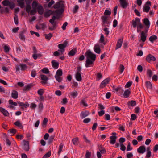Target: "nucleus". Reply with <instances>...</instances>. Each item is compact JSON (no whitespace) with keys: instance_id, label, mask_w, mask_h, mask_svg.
<instances>
[{"instance_id":"1","label":"nucleus","mask_w":158,"mask_h":158,"mask_svg":"<svg viewBox=\"0 0 158 158\" xmlns=\"http://www.w3.org/2000/svg\"><path fill=\"white\" fill-rule=\"evenodd\" d=\"M85 56L86 59H95L96 55L92 53L90 50L87 51L85 54V55H82L78 58V59H84Z\"/></svg>"},{"instance_id":"2","label":"nucleus","mask_w":158,"mask_h":158,"mask_svg":"<svg viewBox=\"0 0 158 158\" xmlns=\"http://www.w3.org/2000/svg\"><path fill=\"white\" fill-rule=\"evenodd\" d=\"M132 26L133 27L135 28L137 26V24L138 25L137 26V28H139L140 29H143V27L141 23L140 22V19L139 18L136 17L135 20H133L131 22Z\"/></svg>"},{"instance_id":"3","label":"nucleus","mask_w":158,"mask_h":158,"mask_svg":"<svg viewBox=\"0 0 158 158\" xmlns=\"http://www.w3.org/2000/svg\"><path fill=\"white\" fill-rule=\"evenodd\" d=\"M64 1L62 0H60L58 2H57L56 3L54 4L53 7L54 9H58L60 8V9H63V13L64 12V4L63 3V2H64Z\"/></svg>"},{"instance_id":"4","label":"nucleus","mask_w":158,"mask_h":158,"mask_svg":"<svg viewBox=\"0 0 158 158\" xmlns=\"http://www.w3.org/2000/svg\"><path fill=\"white\" fill-rule=\"evenodd\" d=\"M68 44V42L66 40L64 41L63 44H59L58 45V48L60 49V51L61 52L62 54L65 50L64 48Z\"/></svg>"},{"instance_id":"5","label":"nucleus","mask_w":158,"mask_h":158,"mask_svg":"<svg viewBox=\"0 0 158 158\" xmlns=\"http://www.w3.org/2000/svg\"><path fill=\"white\" fill-rule=\"evenodd\" d=\"M63 10L61 9H58L55 11H52L51 10L50 11L51 12L52 15H55L57 17V19H58L60 17V15L63 13Z\"/></svg>"},{"instance_id":"6","label":"nucleus","mask_w":158,"mask_h":158,"mask_svg":"<svg viewBox=\"0 0 158 158\" xmlns=\"http://www.w3.org/2000/svg\"><path fill=\"white\" fill-rule=\"evenodd\" d=\"M113 135L110 136V144H114L115 143L116 141V139H117V136H116V134L115 132H113L112 133Z\"/></svg>"},{"instance_id":"7","label":"nucleus","mask_w":158,"mask_h":158,"mask_svg":"<svg viewBox=\"0 0 158 158\" xmlns=\"http://www.w3.org/2000/svg\"><path fill=\"white\" fill-rule=\"evenodd\" d=\"M110 81V78H107L103 80L101 83L100 87L101 88L104 87L107 84H108Z\"/></svg>"},{"instance_id":"8","label":"nucleus","mask_w":158,"mask_h":158,"mask_svg":"<svg viewBox=\"0 0 158 158\" xmlns=\"http://www.w3.org/2000/svg\"><path fill=\"white\" fill-rule=\"evenodd\" d=\"M23 149L26 151H28L29 150V142L28 141L23 140Z\"/></svg>"},{"instance_id":"9","label":"nucleus","mask_w":158,"mask_h":158,"mask_svg":"<svg viewBox=\"0 0 158 158\" xmlns=\"http://www.w3.org/2000/svg\"><path fill=\"white\" fill-rule=\"evenodd\" d=\"M26 31V30L23 29V31L19 32V37L20 39L24 41L25 40V37L24 35V33Z\"/></svg>"},{"instance_id":"10","label":"nucleus","mask_w":158,"mask_h":158,"mask_svg":"<svg viewBox=\"0 0 158 158\" xmlns=\"http://www.w3.org/2000/svg\"><path fill=\"white\" fill-rule=\"evenodd\" d=\"M95 60H86L85 66L86 67L93 66Z\"/></svg>"},{"instance_id":"11","label":"nucleus","mask_w":158,"mask_h":158,"mask_svg":"<svg viewBox=\"0 0 158 158\" xmlns=\"http://www.w3.org/2000/svg\"><path fill=\"white\" fill-rule=\"evenodd\" d=\"M40 76L41 79L43 80L41 81V83L42 84H45L47 83V81H46L48 80V78L47 76L46 75L43 74L41 75Z\"/></svg>"},{"instance_id":"12","label":"nucleus","mask_w":158,"mask_h":158,"mask_svg":"<svg viewBox=\"0 0 158 158\" xmlns=\"http://www.w3.org/2000/svg\"><path fill=\"white\" fill-rule=\"evenodd\" d=\"M101 19L103 23L102 26H106L105 24H108L109 23L108 22L107 17L105 15L103 16L102 17Z\"/></svg>"},{"instance_id":"13","label":"nucleus","mask_w":158,"mask_h":158,"mask_svg":"<svg viewBox=\"0 0 158 158\" xmlns=\"http://www.w3.org/2000/svg\"><path fill=\"white\" fill-rule=\"evenodd\" d=\"M37 9V11L39 14L42 15L43 14L44 11V10L43 6L41 5H39Z\"/></svg>"},{"instance_id":"14","label":"nucleus","mask_w":158,"mask_h":158,"mask_svg":"<svg viewBox=\"0 0 158 158\" xmlns=\"http://www.w3.org/2000/svg\"><path fill=\"white\" fill-rule=\"evenodd\" d=\"M119 1L123 8H126L128 5V3L127 2L126 0H119Z\"/></svg>"},{"instance_id":"15","label":"nucleus","mask_w":158,"mask_h":158,"mask_svg":"<svg viewBox=\"0 0 158 158\" xmlns=\"http://www.w3.org/2000/svg\"><path fill=\"white\" fill-rule=\"evenodd\" d=\"M137 151L139 153H143L146 151L145 147L144 146H141L138 148Z\"/></svg>"},{"instance_id":"16","label":"nucleus","mask_w":158,"mask_h":158,"mask_svg":"<svg viewBox=\"0 0 158 158\" xmlns=\"http://www.w3.org/2000/svg\"><path fill=\"white\" fill-rule=\"evenodd\" d=\"M123 42V38H122V39H120L118 40L116 44L115 48L116 49H117L119 48H120L121 47Z\"/></svg>"},{"instance_id":"17","label":"nucleus","mask_w":158,"mask_h":158,"mask_svg":"<svg viewBox=\"0 0 158 158\" xmlns=\"http://www.w3.org/2000/svg\"><path fill=\"white\" fill-rule=\"evenodd\" d=\"M32 0H25L26 2V6L25 8V10H29L31 8V3Z\"/></svg>"},{"instance_id":"18","label":"nucleus","mask_w":158,"mask_h":158,"mask_svg":"<svg viewBox=\"0 0 158 158\" xmlns=\"http://www.w3.org/2000/svg\"><path fill=\"white\" fill-rule=\"evenodd\" d=\"M0 112L2 113L3 115L5 116H8L9 115L8 112L4 108L0 107Z\"/></svg>"},{"instance_id":"19","label":"nucleus","mask_w":158,"mask_h":158,"mask_svg":"<svg viewBox=\"0 0 158 158\" xmlns=\"http://www.w3.org/2000/svg\"><path fill=\"white\" fill-rule=\"evenodd\" d=\"M89 113L88 111H82L81 113L80 116L82 118H84L89 115Z\"/></svg>"},{"instance_id":"20","label":"nucleus","mask_w":158,"mask_h":158,"mask_svg":"<svg viewBox=\"0 0 158 158\" xmlns=\"http://www.w3.org/2000/svg\"><path fill=\"white\" fill-rule=\"evenodd\" d=\"M143 24L146 27H150V22L148 19L147 18H145L143 20Z\"/></svg>"},{"instance_id":"21","label":"nucleus","mask_w":158,"mask_h":158,"mask_svg":"<svg viewBox=\"0 0 158 158\" xmlns=\"http://www.w3.org/2000/svg\"><path fill=\"white\" fill-rule=\"evenodd\" d=\"M31 8L29 10H26V12L29 13H30L31 15H35L37 12V10L36 9H33L32 10H31Z\"/></svg>"},{"instance_id":"22","label":"nucleus","mask_w":158,"mask_h":158,"mask_svg":"<svg viewBox=\"0 0 158 158\" xmlns=\"http://www.w3.org/2000/svg\"><path fill=\"white\" fill-rule=\"evenodd\" d=\"M18 104L20 106H22V108L23 109V107L27 108L29 106V104L27 102H26L25 103H24L22 102H18Z\"/></svg>"},{"instance_id":"23","label":"nucleus","mask_w":158,"mask_h":158,"mask_svg":"<svg viewBox=\"0 0 158 158\" xmlns=\"http://www.w3.org/2000/svg\"><path fill=\"white\" fill-rule=\"evenodd\" d=\"M94 50L95 52L99 54L100 52L101 49L99 46L98 44H96L94 46Z\"/></svg>"},{"instance_id":"24","label":"nucleus","mask_w":158,"mask_h":158,"mask_svg":"<svg viewBox=\"0 0 158 158\" xmlns=\"http://www.w3.org/2000/svg\"><path fill=\"white\" fill-rule=\"evenodd\" d=\"M33 85L31 84H28L27 85L25 86L23 89V91H28L30 90L31 88L33 86Z\"/></svg>"},{"instance_id":"25","label":"nucleus","mask_w":158,"mask_h":158,"mask_svg":"<svg viewBox=\"0 0 158 158\" xmlns=\"http://www.w3.org/2000/svg\"><path fill=\"white\" fill-rule=\"evenodd\" d=\"M75 77L76 80L78 81H81L82 80L81 75V73H76Z\"/></svg>"},{"instance_id":"26","label":"nucleus","mask_w":158,"mask_h":158,"mask_svg":"<svg viewBox=\"0 0 158 158\" xmlns=\"http://www.w3.org/2000/svg\"><path fill=\"white\" fill-rule=\"evenodd\" d=\"M51 62L53 68L55 69H57L58 68L59 64L58 62L55 61L54 60H52Z\"/></svg>"},{"instance_id":"27","label":"nucleus","mask_w":158,"mask_h":158,"mask_svg":"<svg viewBox=\"0 0 158 158\" xmlns=\"http://www.w3.org/2000/svg\"><path fill=\"white\" fill-rule=\"evenodd\" d=\"M77 52L76 49H73L71 50L68 53V55L69 56H72L75 55Z\"/></svg>"},{"instance_id":"28","label":"nucleus","mask_w":158,"mask_h":158,"mask_svg":"<svg viewBox=\"0 0 158 158\" xmlns=\"http://www.w3.org/2000/svg\"><path fill=\"white\" fill-rule=\"evenodd\" d=\"M130 94V91L129 89H127L125 91L123 94V97L124 98H127L129 97Z\"/></svg>"},{"instance_id":"29","label":"nucleus","mask_w":158,"mask_h":158,"mask_svg":"<svg viewBox=\"0 0 158 158\" xmlns=\"http://www.w3.org/2000/svg\"><path fill=\"white\" fill-rule=\"evenodd\" d=\"M11 96L14 99H17L18 97V93L15 90H13L11 93Z\"/></svg>"},{"instance_id":"30","label":"nucleus","mask_w":158,"mask_h":158,"mask_svg":"<svg viewBox=\"0 0 158 158\" xmlns=\"http://www.w3.org/2000/svg\"><path fill=\"white\" fill-rule=\"evenodd\" d=\"M147 36L145 35V33L143 31H142L141 33V40L143 42H144L146 40Z\"/></svg>"},{"instance_id":"31","label":"nucleus","mask_w":158,"mask_h":158,"mask_svg":"<svg viewBox=\"0 0 158 158\" xmlns=\"http://www.w3.org/2000/svg\"><path fill=\"white\" fill-rule=\"evenodd\" d=\"M98 149L100 152L102 154H104L106 153V151L104 148L102 147L101 145H100L98 147Z\"/></svg>"},{"instance_id":"32","label":"nucleus","mask_w":158,"mask_h":158,"mask_svg":"<svg viewBox=\"0 0 158 158\" xmlns=\"http://www.w3.org/2000/svg\"><path fill=\"white\" fill-rule=\"evenodd\" d=\"M157 39V36L155 35H153L150 36L149 38V40L152 43H153V42Z\"/></svg>"},{"instance_id":"33","label":"nucleus","mask_w":158,"mask_h":158,"mask_svg":"<svg viewBox=\"0 0 158 158\" xmlns=\"http://www.w3.org/2000/svg\"><path fill=\"white\" fill-rule=\"evenodd\" d=\"M150 8L149 6L148 5H144L143 6V11L144 12L148 13L149 11Z\"/></svg>"},{"instance_id":"34","label":"nucleus","mask_w":158,"mask_h":158,"mask_svg":"<svg viewBox=\"0 0 158 158\" xmlns=\"http://www.w3.org/2000/svg\"><path fill=\"white\" fill-rule=\"evenodd\" d=\"M51 10H47V11L44 13V16L46 17H49L51 15H52Z\"/></svg>"},{"instance_id":"35","label":"nucleus","mask_w":158,"mask_h":158,"mask_svg":"<svg viewBox=\"0 0 158 158\" xmlns=\"http://www.w3.org/2000/svg\"><path fill=\"white\" fill-rule=\"evenodd\" d=\"M38 3L37 2L35 1L34 0L32 3L31 6L32 9H37V7L38 6Z\"/></svg>"},{"instance_id":"36","label":"nucleus","mask_w":158,"mask_h":158,"mask_svg":"<svg viewBox=\"0 0 158 158\" xmlns=\"http://www.w3.org/2000/svg\"><path fill=\"white\" fill-rule=\"evenodd\" d=\"M146 86L148 89H152V84L149 81H147L146 82Z\"/></svg>"},{"instance_id":"37","label":"nucleus","mask_w":158,"mask_h":158,"mask_svg":"<svg viewBox=\"0 0 158 158\" xmlns=\"http://www.w3.org/2000/svg\"><path fill=\"white\" fill-rule=\"evenodd\" d=\"M136 102V101L133 100H131V101H129L127 102L128 105L130 106H133L135 105Z\"/></svg>"},{"instance_id":"38","label":"nucleus","mask_w":158,"mask_h":158,"mask_svg":"<svg viewBox=\"0 0 158 158\" xmlns=\"http://www.w3.org/2000/svg\"><path fill=\"white\" fill-rule=\"evenodd\" d=\"M14 124L15 125L18 127L19 128H20L21 129H23V126L22 125V124L19 121H17L16 122H15Z\"/></svg>"},{"instance_id":"39","label":"nucleus","mask_w":158,"mask_h":158,"mask_svg":"<svg viewBox=\"0 0 158 158\" xmlns=\"http://www.w3.org/2000/svg\"><path fill=\"white\" fill-rule=\"evenodd\" d=\"M113 89L115 90L116 92H118V91H120V90L122 91V92L123 91V90L122 89V87L120 86H118L117 87H116L114 85L113 87Z\"/></svg>"},{"instance_id":"40","label":"nucleus","mask_w":158,"mask_h":158,"mask_svg":"<svg viewBox=\"0 0 158 158\" xmlns=\"http://www.w3.org/2000/svg\"><path fill=\"white\" fill-rule=\"evenodd\" d=\"M72 141L73 144L74 145H77L79 143L78 138L77 137L73 139Z\"/></svg>"},{"instance_id":"41","label":"nucleus","mask_w":158,"mask_h":158,"mask_svg":"<svg viewBox=\"0 0 158 158\" xmlns=\"http://www.w3.org/2000/svg\"><path fill=\"white\" fill-rule=\"evenodd\" d=\"M44 36L46 39L49 40L52 37L53 35L51 33H49L48 34H45Z\"/></svg>"},{"instance_id":"42","label":"nucleus","mask_w":158,"mask_h":158,"mask_svg":"<svg viewBox=\"0 0 158 158\" xmlns=\"http://www.w3.org/2000/svg\"><path fill=\"white\" fill-rule=\"evenodd\" d=\"M63 74L62 70L61 69H59L56 71V74L55 76H61Z\"/></svg>"},{"instance_id":"43","label":"nucleus","mask_w":158,"mask_h":158,"mask_svg":"<svg viewBox=\"0 0 158 158\" xmlns=\"http://www.w3.org/2000/svg\"><path fill=\"white\" fill-rule=\"evenodd\" d=\"M41 71L43 73L48 74L49 73L50 71L47 68H43L41 70Z\"/></svg>"},{"instance_id":"44","label":"nucleus","mask_w":158,"mask_h":158,"mask_svg":"<svg viewBox=\"0 0 158 158\" xmlns=\"http://www.w3.org/2000/svg\"><path fill=\"white\" fill-rule=\"evenodd\" d=\"M42 56V55L41 54H34L32 55V57H33L34 59H36L37 58H40V57Z\"/></svg>"},{"instance_id":"45","label":"nucleus","mask_w":158,"mask_h":158,"mask_svg":"<svg viewBox=\"0 0 158 158\" xmlns=\"http://www.w3.org/2000/svg\"><path fill=\"white\" fill-rule=\"evenodd\" d=\"M55 137V136L54 135H52L50 136L48 141V144H51L52 142Z\"/></svg>"},{"instance_id":"46","label":"nucleus","mask_w":158,"mask_h":158,"mask_svg":"<svg viewBox=\"0 0 158 158\" xmlns=\"http://www.w3.org/2000/svg\"><path fill=\"white\" fill-rule=\"evenodd\" d=\"M64 146V145L62 143H61L59 145V151L58 152V154L59 155L61 151H62V149Z\"/></svg>"},{"instance_id":"47","label":"nucleus","mask_w":158,"mask_h":158,"mask_svg":"<svg viewBox=\"0 0 158 158\" xmlns=\"http://www.w3.org/2000/svg\"><path fill=\"white\" fill-rule=\"evenodd\" d=\"M104 37L102 34H101L100 38L99 40V42L101 43H103L104 45H105L106 43H104Z\"/></svg>"},{"instance_id":"48","label":"nucleus","mask_w":158,"mask_h":158,"mask_svg":"<svg viewBox=\"0 0 158 158\" xmlns=\"http://www.w3.org/2000/svg\"><path fill=\"white\" fill-rule=\"evenodd\" d=\"M48 119L47 118H45L43 122L42 123V126L44 127L45 128L46 126L47 123L48 122Z\"/></svg>"},{"instance_id":"49","label":"nucleus","mask_w":158,"mask_h":158,"mask_svg":"<svg viewBox=\"0 0 158 158\" xmlns=\"http://www.w3.org/2000/svg\"><path fill=\"white\" fill-rule=\"evenodd\" d=\"M146 59H156V58L153 56L149 54L146 56Z\"/></svg>"},{"instance_id":"50","label":"nucleus","mask_w":158,"mask_h":158,"mask_svg":"<svg viewBox=\"0 0 158 158\" xmlns=\"http://www.w3.org/2000/svg\"><path fill=\"white\" fill-rule=\"evenodd\" d=\"M71 95L73 98L77 97L78 95V93L76 91H74L73 92L70 93Z\"/></svg>"},{"instance_id":"51","label":"nucleus","mask_w":158,"mask_h":158,"mask_svg":"<svg viewBox=\"0 0 158 158\" xmlns=\"http://www.w3.org/2000/svg\"><path fill=\"white\" fill-rule=\"evenodd\" d=\"M2 3L4 6H7L10 4V2L8 0H5L2 2Z\"/></svg>"},{"instance_id":"52","label":"nucleus","mask_w":158,"mask_h":158,"mask_svg":"<svg viewBox=\"0 0 158 158\" xmlns=\"http://www.w3.org/2000/svg\"><path fill=\"white\" fill-rule=\"evenodd\" d=\"M20 66L21 68V70L22 71H24L27 68V66L26 64H20Z\"/></svg>"},{"instance_id":"53","label":"nucleus","mask_w":158,"mask_h":158,"mask_svg":"<svg viewBox=\"0 0 158 158\" xmlns=\"http://www.w3.org/2000/svg\"><path fill=\"white\" fill-rule=\"evenodd\" d=\"M51 155V152L50 151H49L45 154V155L43 156V158H48Z\"/></svg>"},{"instance_id":"54","label":"nucleus","mask_w":158,"mask_h":158,"mask_svg":"<svg viewBox=\"0 0 158 158\" xmlns=\"http://www.w3.org/2000/svg\"><path fill=\"white\" fill-rule=\"evenodd\" d=\"M4 49L5 52L7 53L9 52L10 50V48L7 45H5L4 47Z\"/></svg>"},{"instance_id":"55","label":"nucleus","mask_w":158,"mask_h":158,"mask_svg":"<svg viewBox=\"0 0 158 158\" xmlns=\"http://www.w3.org/2000/svg\"><path fill=\"white\" fill-rule=\"evenodd\" d=\"M79 9V6L77 5H76L75 6L73 10V12L74 13H76L77 12Z\"/></svg>"},{"instance_id":"56","label":"nucleus","mask_w":158,"mask_h":158,"mask_svg":"<svg viewBox=\"0 0 158 158\" xmlns=\"http://www.w3.org/2000/svg\"><path fill=\"white\" fill-rule=\"evenodd\" d=\"M147 73L148 77L150 78L153 74V73L152 71L148 69L147 70Z\"/></svg>"},{"instance_id":"57","label":"nucleus","mask_w":158,"mask_h":158,"mask_svg":"<svg viewBox=\"0 0 158 158\" xmlns=\"http://www.w3.org/2000/svg\"><path fill=\"white\" fill-rule=\"evenodd\" d=\"M14 20L15 23V24H18V18L17 15H15V16L14 17Z\"/></svg>"},{"instance_id":"58","label":"nucleus","mask_w":158,"mask_h":158,"mask_svg":"<svg viewBox=\"0 0 158 158\" xmlns=\"http://www.w3.org/2000/svg\"><path fill=\"white\" fill-rule=\"evenodd\" d=\"M44 93V90L42 89H40L37 91L38 94L39 96H42Z\"/></svg>"},{"instance_id":"59","label":"nucleus","mask_w":158,"mask_h":158,"mask_svg":"<svg viewBox=\"0 0 158 158\" xmlns=\"http://www.w3.org/2000/svg\"><path fill=\"white\" fill-rule=\"evenodd\" d=\"M124 66L122 64H120V73H122L123 71H124Z\"/></svg>"},{"instance_id":"60","label":"nucleus","mask_w":158,"mask_h":158,"mask_svg":"<svg viewBox=\"0 0 158 158\" xmlns=\"http://www.w3.org/2000/svg\"><path fill=\"white\" fill-rule=\"evenodd\" d=\"M132 83V82L131 81H129L127 82L125 86V88H128L130 87L131 86Z\"/></svg>"},{"instance_id":"61","label":"nucleus","mask_w":158,"mask_h":158,"mask_svg":"<svg viewBox=\"0 0 158 158\" xmlns=\"http://www.w3.org/2000/svg\"><path fill=\"white\" fill-rule=\"evenodd\" d=\"M91 156V152L87 151L86 152L85 155V158H90Z\"/></svg>"},{"instance_id":"62","label":"nucleus","mask_w":158,"mask_h":158,"mask_svg":"<svg viewBox=\"0 0 158 158\" xmlns=\"http://www.w3.org/2000/svg\"><path fill=\"white\" fill-rule=\"evenodd\" d=\"M55 77L56 80L59 82H60L62 81V78L59 76H55Z\"/></svg>"},{"instance_id":"63","label":"nucleus","mask_w":158,"mask_h":158,"mask_svg":"<svg viewBox=\"0 0 158 158\" xmlns=\"http://www.w3.org/2000/svg\"><path fill=\"white\" fill-rule=\"evenodd\" d=\"M8 132H10V133L13 134H15L17 132V130L15 129H12L9 130L8 131Z\"/></svg>"},{"instance_id":"64","label":"nucleus","mask_w":158,"mask_h":158,"mask_svg":"<svg viewBox=\"0 0 158 158\" xmlns=\"http://www.w3.org/2000/svg\"><path fill=\"white\" fill-rule=\"evenodd\" d=\"M36 75V72L35 70H32L31 72V76L33 77H35Z\"/></svg>"}]
</instances>
